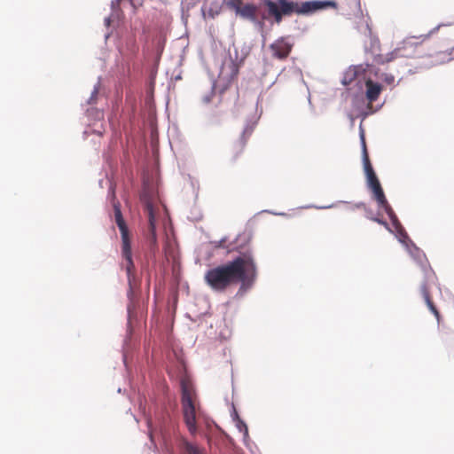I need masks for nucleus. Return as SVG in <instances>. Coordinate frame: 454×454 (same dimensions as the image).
Segmentation results:
<instances>
[{"label": "nucleus", "instance_id": "nucleus-22", "mask_svg": "<svg viewBox=\"0 0 454 454\" xmlns=\"http://www.w3.org/2000/svg\"><path fill=\"white\" fill-rule=\"evenodd\" d=\"M202 454V453H201Z\"/></svg>", "mask_w": 454, "mask_h": 454}, {"label": "nucleus", "instance_id": "nucleus-3", "mask_svg": "<svg viewBox=\"0 0 454 454\" xmlns=\"http://www.w3.org/2000/svg\"><path fill=\"white\" fill-rule=\"evenodd\" d=\"M114 210L115 223L120 230L121 238V254L122 262L121 263V268L126 271L128 284L129 286V293L132 294L134 289L138 286V279L137 278L136 267L132 257L130 234L122 216L119 202L114 204Z\"/></svg>", "mask_w": 454, "mask_h": 454}, {"label": "nucleus", "instance_id": "nucleus-15", "mask_svg": "<svg viewBox=\"0 0 454 454\" xmlns=\"http://www.w3.org/2000/svg\"><path fill=\"white\" fill-rule=\"evenodd\" d=\"M396 59L395 55H394V51L388 52L387 54H378L373 58V63L376 65H385L393 60Z\"/></svg>", "mask_w": 454, "mask_h": 454}, {"label": "nucleus", "instance_id": "nucleus-16", "mask_svg": "<svg viewBox=\"0 0 454 454\" xmlns=\"http://www.w3.org/2000/svg\"><path fill=\"white\" fill-rule=\"evenodd\" d=\"M229 67L231 69V76L234 77L239 73V67L237 63L230 58L228 60H225L223 64V69Z\"/></svg>", "mask_w": 454, "mask_h": 454}, {"label": "nucleus", "instance_id": "nucleus-8", "mask_svg": "<svg viewBox=\"0 0 454 454\" xmlns=\"http://www.w3.org/2000/svg\"><path fill=\"white\" fill-rule=\"evenodd\" d=\"M294 43L290 42L288 37H280L270 45V50L272 52V57L278 59L284 60L287 59L292 51Z\"/></svg>", "mask_w": 454, "mask_h": 454}, {"label": "nucleus", "instance_id": "nucleus-19", "mask_svg": "<svg viewBox=\"0 0 454 454\" xmlns=\"http://www.w3.org/2000/svg\"><path fill=\"white\" fill-rule=\"evenodd\" d=\"M238 239L247 240V236H246V235H239V236L238 237Z\"/></svg>", "mask_w": 454, "mask_h": 454}, {"label": "nucleus", "instance_id": "nucleus-10", "mask_svg": "<svg viewBox=\"0 0 454 454\" xmlns=\"http://www.w3.org/2000/svg\"><path fill=\"white\" fill-rule=\"evenodd\" d=\"M360 137H361L362 147H363L364 168V172H365V175L367 177L368 186L370 188L372 185H375V184H380V181L372 168V166L370 159H369V154H368L367 148H366L364 131H361Z\"/></svg>", "mask_w": 454, "mask_h": 454}, {"label": "nucleus", "instance_id": "nucleus-2", "mask_svg": "<svg viewBox=\"0 0 454 454\" xmlns=\"http://www.w3.org/2000/svg\"><path fill=\"white\" fill-rule=\"evenodd\" d=\"M264 0V5L268 9L270 16L273 17L277 23L282 21L283 16L308 15L319 10L327 8L337 9L338 4L334 0H313L306 2H294L289 0Z\"/></svg>", "mask_w": 454, "mask_h": 454}, {"label": "nucleus", "instance_id": "nucleus-12", "mask_svg": "<svg viewBox=\"0 0 454 454\" xmlns=\"http://www.w3.org/2000/svg\"><path fill=\"white\" fill-rule=\"evenodd\" d=\"M361 75L365 79L366 98L371 103L376 101L382 91V86L379 82H374L368 73H362L359 77Z\"/></svg>", "mask_w": 454, "mask_h": 454}, {"label": "nucleus", "instance_id": "nucleus-11", "mask_svg": "<svg viewBox=\"0 0 454 454\" xmlns=\"http://www.w3.org/2000/svg\"><path fill=\"white\" fill-rule=\"evenodd\" d=\"M362 73H368L369 74H374L377 78L382 80L388 85L393 84L395 82V76L391 74H381L379 75L373 65L367 64L365 67L360 65L354 67V78L358 79Z\"/></svg>", "mask_w": 454, "mask_h": 454}, {"label": "nucleus", "instance_id": "nucleus-18", "mask_svg": "<svg viewBox=\"0 0 454 454\" xmlns=\"http://www.w3.org/2000/svg\"><path fill=\"white\" fill-rule=\"evenodd\" d=\"M372 220H373L374 222H376V223H380V224L384 225L386 228H387V229H388V224H387V223L386 221L381 220V219L377 218V217H375V218H372Z\"/></svg>", "mask_w": 454, "mask_h": 454}, {"label": "nucleus", "instance_id": "nucleus-13", "mask_svg": "<svg viewBox=\"0 0 454 454\" xmlns=\"http://www.w3.org/2000/svg\"><path fill=\"white\" fill-rule=\"evenodd\" d=\"M145 206V211L148 217V223H149V230L152 236V239L153 242L156 240V233H155V227H156V216H155V211L153 202L146 199L144 202Z\"/></svg>", "mask_w": 454, "mask_h": 454}, {"label": "nucleus", "instance_id": "nucleus-14", "mask_svg": "<svg viewBox=\"0 0 454 454\" xmlns=\"http://www.w3.org/2000/svg\"><path fill=\"white\" fill-rule=\"evenodd\" d=\"M252 132H253V128L252 127H248V126L246 127L245 129L243 130L241 137H240V139L239 140V142L236 145V150H235V153H234V157L235 158H237L239 156V154L244 149V147L246 145V143H247V140L251 136Z\"/></svg>", "mask_w": 454, "mask_h": 454}, {"label": "nucleus", "instance_id": "nucleus-17", "mask_svg": "<svg viewBox=\"0 0 454 454\" xmlns=\"http://www.w3.org/2000/svg\"><path fill=\"white\" fill-rule=\"evenodd\" d=\"M184 448L189 454H201L200 449L191 442H185Z\"/></svg>", "mask_w": 454, "mask_h": 454}, {"label": "nucleus", "instance_id": "nucleus-1", "mask_svg": "<svg viewBox=\"0 0 454 454\" xmlns=\"http://www.w3.org/2000/svg\"><path fill=\"white\" fill-rule=\"evenodd\" d=\"M241 247H235L240 255L233 260L207 270L204 275L205 283L215 292L223 293L238 283L241 287L253 286L257 278V265L250 249L240 251Z\"/></svg>", "mask_w": 454, "mask_h": 454}, {"label": "nucleus", "instance_id": "nucleus-7", "mask_svg": "<svg viewBox=\"0 0 454 454\" xmlns=\"http://www.w3.org/2000/svg\"><path fill=\"white\" fill-rule=\"evenodd\" d=\"M373 193V198L377 201L380 207L383 208L386 214L388 215L390 221L392 222V224L396 228H401V223L398 221V218L396 215L395 214L393 208L387 202L386 196L384 194L383 189L380 184H375V185H372L370 187Z\"/></svg>", "mask_w": 454, "mask_h": 454}, {"label": "nucleus", "instance_id": "nucleus-6", "mask_svg": "<svg viewBox=\"0 0 454 454\" xmlns=\"http://www.w3.org/2000/svg\"><path fill=\"white\" fill-rule=\"evenodd\" d=\"M425 281L420 286V293L427 303V308L434 315L437 321H440L441 316L440 312L438 311L437 308L434 304L431 295H430V288L432 285L434 284V281L436 279L434 272L432 270V269H426L425 270Z\"/></svg>", "mask_w": 454, "mask_h": 454}, {"label": "nucleus", "instance_id": "nucleus-20", "mask_svg": "<svg viewBox=\"0 0 454 454\" xmlns=\"http://www.w3.org/2000/svg\"><path fill=\"white\" fill-rule=\"evenodd\" d=\"M105 22L108 26L110 24V18L106 19Z\"/></svg>", "mask_w": 454, "mask_h": 454}, {"label": "nucleus", "instance_id": "nucleus-9", "mask_svg": "<svg viewBox=\"0 0 454 454\" xmlns=\"http://www.w3.org/2000/svg\"><path fill=\"white\" fill-rule=\"evenodd\" d=\"M223 3L231 10H234L236 14L243 18L254 20L256 15V6L253 4H242V0H223Z\"/></svg>", "mask_w": 454, "mask_h": 454}, {"label": "nucleus", "instance_id": "nucleus-4", "mask_svg": "<svg viewBox=\"0 0 454 454\" xmlns=\"http://www.w3.org/2000/svg\"><path fill=\"white\" fill-rule=\"evenodd\" d=\"M181 404L184 421L192 434L197 433V419L195 408V392L192 385L186 380L181 381Z\"/></svg>", "mask_w": 454, "mask_h": 454}, {"label": "nucleus", "instance_id": "nucleus-5", "mask_svg": "<svg viewBox=\"0 0 454 454\" xmlns=\"http://www.w3.org/2000/svg\"><path fill=\"white\" fill-rule=\"evenodd\" d=\"M424 51L425 46L422 42H418L414 38H407L394 50V55L396 59L421 58L424 56Z\"/></svg>", "mask_w": 454, "mask_h": 454}, {"label": "nucleus", "instance_id": "nucleus-21", "mask_svg": "<svg viewBox=\"0 0 454 454\" xmlns=\"http://www.w3.org/2000/svg\"><path fill=\"white\" fill-rule=\"evenodd\" d=\"M223 240H222V241H221V244L218 246L219 247H223V245H222V242H223Z\"/></svg>", "mask_w": 454, "mask_h": 454}]
</instances>
